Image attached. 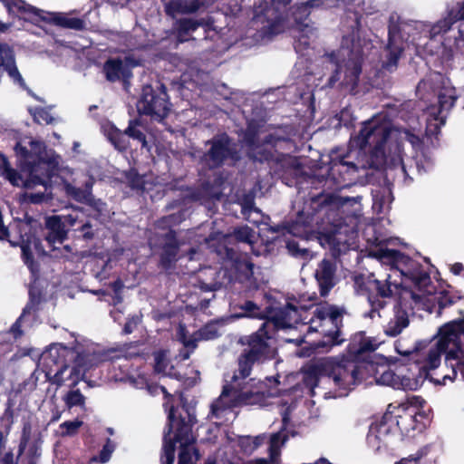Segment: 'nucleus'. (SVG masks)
I'll return each instance as SVG.
<instances>
[{
    "mask_svg": "<svg viewBox=\"0 0 464 464\" xmlns=\"http://www.w3.org/2000/svg\"><path fill=\"white\" fill-rule=\"evenodd\" d=\"M410 129L393 128L386 115L379 114L363 123L359 135L352 142L360 149L368 146L385 164L395 167L403 163L405 141H408L414 150L420 147V122L414 121L410 124Z\"/></svg>",
    "mask_w": 464,
    "mask_h": 464,
    "instance_id": "nucleus-7",
    "label": "nucleus"
},
{
    "mask_svg": "<svg viewBox=\"0 0 464 464\" xmlns=\"http://www.w3.org/2000/svg\"><path fill=\"white\" fill-rule=\"evenodd\" d=\"M231 154L229 139L222 135L211 141L209 151L204 155L203 160L210 169L219 166Z\"/></svg>",
    "mask_w": 464,
    "mask_h": 464,
    "instance_id": "nucleus-22",
    "label": "nucleus"
},
{
    "mask_svg": "<svg viewBox=\"0 0 464 464\" xmlns=\"http://www.w3.org/2000/svg\"><path fill=\"white\" fill-rule=\"evenodd\" d=\"M428 86H429V81L423 80L419 83V85L417 87V92L419 93H420L422 91L426 90Z\"/></svg>",
    "mask_w": 464,
    "mask_h": 464,
    "instance_id": "nucleus-62",
    "label": "nucleus"
},
{
    "mask_svg": "<svg viewBox=\"0 0 464 464\" xmlns=\"http://www.w3.org/2000/svg\"><path fill=\"white\" fill-rule=\"evenodd\" d=\"M221 334V323L211 322L188 337V332L183 325H179L177 333L179 340L183 343L185 351L180 352V360L184 361L189 357L190 353L196 348L197 342L208 341L217 338Z\"/></svg>",
    "mask_w": 464,
    "mask_h": 464,
    "instance_id": "nucleus-15",
    "label": "nucleus"
},
{
    "mask_svg": "<svg viewBox=\"0 0 464 464\" xmlns=\"http://www.w3.org/2000/svg\"><path fill=\"white\" fill-rule=\"evenodd\" d=\"M463 269H464V266L461 263H456V264L452 265L450 267V271L456 276L460 275L462 273Z\"/></svg>",
    "mask_w": 464,
    "mask_h": 464,
    "instance_id": "nucleus-58",
    "label": "nucleus"
},
{
    "mask_svg": "<svg viewBox=\"0 0 464 464\" xmlns=\"http://www.w3.org/2000/svg\"><path fill=\"white\" fill-rule=\"evenodd\" d=\"M138 126H139V122L137 121H130L129 124V127L126 130V134L128 135V137L139 140L141 143L142 147H146L147 141L145 139V135L138 128Z\"/></svg>",
    "mask_w": 464,
    "mask_h": 464,
    "instance_id": "nucleus-39",
    "label": "nucleus"
},
{
    "mask_svg": "<svg viewBox=\"0 0 464 464\" xmlns=\"http://www.w3.org/2000/svg\"><path fill=\"white\" fill-rule=\"evenodd\" d=\"M262 440L263 438L261 437H256L255 439L246 437L241 439L239 444L244 452L249 454L261 444Z\"/></svg>",
    "mask_w": 464,
    "mask_h": 464,
    "instance_id": "nucleus-45",
    "label": "nucleus"
},
{
    "mask_svg": "<svg viewBox=\"0 0 464 464\" xmlns=\"http://www.w3.org/2000/svg\"><path fill=\"white\" fill-rule=\"evenodd\" d=\"M291 0H264L255 9L252 28L247 31L255 43L266 37L294 28L301 34L299 43L307 44L304 38L314 35V28L306 22L311 10L340 5V0H309L287 8Z\"/></svg>",
    "mask_w": 464,
    "mask_h": 464,
    "instance_id": "nucleus-6",
    "label": "nucleus"
},
{
    "mask_svg": "<svg viewBox=\"0 0 464 464\" xmlns=\"http://www.w3.org/2000/svg\"><path fill=\"white\" fill-rule=\"evenodd\" d=\"M254 236L253 230L248 227H243L235 231V237L243 243H246L251 248Z\"/></svg>",
    "mask_w": 464,
    "mask_h": 464,
    "instance_id": "nucleus-44",
    "label": "nucleus"
},
{
    "mask_svg": "<svg viewBox=\"0 0 464 464\" xmlns=\"http://www.w3.org/2000/svg\"><path fill=\"white\" fill-rule=\"evenodd\" d=\"M201 5L199 0H169L165 8L169 14L175 16L177 14L196 12Z\"/></svg>",
    "mask_w": 464,
    "mask_h": 464,
    "instance_id": "nucleus-28",
    "label": "nucleus"
},
{
    "mask_svg": "<svg viewBox=\"0 0 464 464\" xmlns=\"http://www.w3.org/2000/svg\"><path fill=\"white\" fill-rule=\"evenodd\" d=\"M200 288L204 291H215L218 288H219V285L218 283H214V284L202 283L200 285Z\"/></svg>",
    "mask_w": 464,
    "mask_h": 464,
    "instance_id": "nucleus-57",
    "label": "nucleus"
},
{
    "mask_svg": "<svg viewBox=\"0 0 464 464\" xmlns=\"http://www.w3.org/2000/svg\"><path fill=\"white\" fill-rule=\"evenodd\" d=\"M17 227L20 232V241L14 243L9 240V242L12 246H20L24 262L34 276L37 268L34 266L33 261V254H41L43 249L41 248L39 240L31 233L32 226L29 223L20 222Z\"/></svg>",
    "mask_w": 464,
    "mask_h": 464,
    "instance_id": "nucleus-18",
    "label": "nucleus"
},
{
    "mask_svg": "<svg viewBox=\"0 0 464 464\" xmlns=\"http://www.w3.org/2000/svg\"><path fill=\"white\" fill-rule=\"evenodd\" d=\"M63 188L66 194L75 200L91 205L99 212L103 210L104 203L101 200H95L91 193L92 184H87L85 189L77 188L69 183H64Z\"/></svg>",
    "mask_w": 464,
    "mask_h": 464,
    "instance_id": "nucleus-27",
    "label": "nucleus"
},
{
    "mask_svg": "<svg viewBox=\"0 0 464 464\" xmlns=\"http://www.w3.org/2000/svg\"><path fill=\"white\" fill-rule=\"evenodd\" d=\"M360 200H361V197L344 198L342 199V206H343V208H347L348 206L354 207L353 215L358 216L362 210Z\"/></svg>",
    "mask_w": 464,
    "mask_h": 464,
    "instance_id": "nucleus-48",
    "label": "nucleus"
},
{
    "mask_svg": "<svg viewBox=\"0 0 464 464\" xmlns=\"http://www.w3.org/2000/svg\"><path fill=\"white\" fill-rule=\"evenodd\" d=\"M83 422L79 420H72V421H64L60 424L59 428L62 430L61 436H73L77 433L80 427H82Z\"/></svg>",
    "mask_w": 464,
    "mask_h": 464,
    "instance_id": "nucleus-40",
    "label": "nucleus"
},
{
    "mask_svg": "<svg viewBox=\"0 0 464 464\" xmlns=\"http://www.w3.org/2000/svg\"><path fill=\"white\" fill-rule=\"evenodd\" d=\"M45 226L48 229L46 241L50 246H54L56 243H62L66 237L67 228L61 216H52L45 219Z\"/></svg>",
    "mask_w": 464,
    "mask_h": 464,
    "instance_id": "nucleus-26",
    "label": "nucleus"
},
{
    "mask_svg": "<svg viewBox=\"0 0 464 464\" xmlns=\"http://www.w3.org/2000/svg\"><path fill=\"white\" fill-rule=\"evenodd\" d=\"M140 322L139 317H133L131 320H130L128 323H126L124 326V333L125 334H130L133 330V327L138 324Z\"/></svg>",
    "mask_w": 464,
    "mask_h": 464,
    "instance_id": "nucleus-56",
    "label": "nucleus"
},
{
    "mask_svg": "<svg viewBox=\"0 0 464 464\" xmlns=\"http://www.w3.org/2000/svg\"><path fill=\"white\" fill-rule=\"evenodd\" d=\"M9 13H12L20 18L31 23H38L42 20L52 19L56 24L66 28L82 29L83 22L75 17H70L62 14H48L44 11L35 8L23 0H1Z\"/></svg>",
    "mask_w": 464,
    "mask_h": 464,
    "instance_id": "nucleus-13",
    "label": "nucleus"
},
{
    "mask_svg": "<svg viewBox=\"0 0 464 464\" xmlns=\"http://www.w3.org/2000/svg\"><path fill=\"white\" fill-rule=\"evenodd\" d=\"M307 308L308 306L305 304H295L290 303L287 304L284 309L279 310L275 314H270V319L264 322L260 326V328L264 329L265 337H270L267 332L268 328H290L304 320V318L301 313Z\"/></svg>",
    "mask_w": 464,
    "mask_h": 464,
    "instance_id": "nucleus-17",
    "label": "nucleus"
},
{
    "mask_svg": "<svg viewBox=\"0 0 464 464\" xmlns=\"http://www.w3.org/2000/svg\"><path fill=\"white\" fill-rule=\"evenodd\" d=\"M137 65L139 62L129 56L124 60L111 59L105 63L103 71L108 81L115 82L121 78L130 77V70Z\"/></svg>",
    "mask_w": 464,
    "mask_h": 464,
    "instance_id": "nucleus-21",
    "label": "nucleus"
},
{
    "mask_svg": "<svg viewBox=\"0 0 464 464\" xmlns=\"http://www.w3.org/2000/svg\"><path fill=\"white\" fill-rule=\"evenodd\" d=\"M426 379H428L426 373L416 369L413 362L409 368L403 367L398 370V389L415 391Z\"/></svg>",
    "mask_w": 464,
    "mask_h": 464,
    "instance_id": "nucleus-24",
    "label": "nucleus"
},
{
    "mask_svg": "<svg viewBox=\"0 0 464 464\" xmlns=\"http://www.w3.org/2000/svg\"><path fill=\"white\" fill-rule=\"evenodd\" d=\"M371 305H372V311L370 314V316L373 318L375 316V314H378V316H381L380 314L377 312L378 309L382 308L385 305V302L383 300L380 299H374L372 298L369 299Z\"/></svg>",
    "mask_w": 464,
    "mask_h": 464,
    "instance_id": "nucleus-53",
    "label": "nucleus"
},
{
    "mask_svg": "<svg viewBox=\"0 0 464 464\" xmlns=\"http://www.w3.org/2000/svg\"><path fill=\"white\" fill-rule=\"evenodd\" d=\"M396 411L392 412L395 419L397 429V435H408L411 430L418 429L419 419H423L424 415L420 413L418 408L414 405L401 404L395 407Z\"/></svg>",
    "mask_w": 464,
    "mask_h": 464,
    "instance_id": "nucleus-20",
    "label": "nucleus"
},
{
    "mask_svg": "<svg viewBox=\"0 0 464 464\" xmlns=\"http://www.w3.org/2000/svg\"><path fill=\"white\" fill-rule=\"evenodd\" d=\"M208 24L204 20L196 21L193 19H180L177 23L178 39L179 42H185L188 34L194 32L198 26Z\"/></svg>",
    "mask_w": 464,
    "mask_h": 464,
    "instance_id": "nucleus-34",
    "label": "nucleus"
},
{
    "mask_svg": "<svg viewBox=\"0 0 464 464\" xmlns=\"http://www.w3.org/2000/svg\"><path fill=\"white\" fill-rule=\"evenodd\" d=\"M63 401L69 409L76 406L84 408L85 406V397L79 390H72L68 392L63 397Z\"/></svg>",
    "mask_w": 464,
    "mask_h": 464,
    "instance_id": "nucleus-37",
    "label": "nucleus"
},
{
    "mask_svg": "<svg viewBox=\"0 0 464 464\" xmlns=\"http://www.w3.org/2000/svg\"><path fill=\"white\" fill-rule=\"evenodd\" d=\"M396 351L411 355L415 368L434 383L446 385L458 379L464 382V323L449 322L429 343H418L411 352L396 344Z\"/></svg>",
    "mask_w": 464,
    "mask_h": 464,
    "instance_id": "nucleus-3",
    "label": "nucleus"
},
{
    "mask_svg": "<svg viewBox=\"0 0 464 464\" xmlns=\"http://www.w3.org/2000/svg\"><path fill=\"white\" fill-rule=\"evenodd\" d=\"M243 313L237 314L232 315L233 318H240V317H256V318H263V312L260 310L259 307L256 305L251 301H247L242 305Z\"/></svg>",
    "mask_w": 464,
    "mask_h": 464,
    "instance_id": "nucleus-38",
    "label": "nucleus"
},
{
    "mask_svg": "<svg viewBox=\"0 0 464 464\" xmlns=\"http://www.w3.org/2000/svg\"><path fill=\"white\" fill-rule=\"evenodd\" d=\"M370 378L377 384L398 389V372L391 370L383 357L374 356V361L359 364L348 357H330L318 362L304 372V382L312 396L315 395L316 388L320 389L319 384L333 386V390L323 393L324 398L346 396L361 381L372 383Z\"/></svg>",
    "mask_w": 464,
    "mask_h": 464,
    "instance_id": "nucleus-2",
    "label": "nucleus"
},
{
    "mask_svg": "<svg viewBox=\"0 0 464 464\" xmlns=\"http://www.w3.org/2000/svg\"><path fill=\"white\" fill-rule=\"evenodd\" d=\"M227 239L228 237L227 235H223L221 233H215L211 235L208 238H206L205 242L209 248L213 249L218 254H222L223 251H227L226 246V242L227 241Z\"/></svg>",
    "mask_w": 464,
    "mask_h": 464,
    "instance_id": "nucleus-36",
    "label": "nucleus"
},
{
    "mask_svg": "<svg viewBox=\"0 0 464 464\" xmlns=\"http://www.w3.org/2000/svg\"><path fill=\"white\" fill-rule=\"evenodd\" d=\"M4 464H13V454L11 452L6 453L3 459Z\"/></svg>",
    "mask_w": 464,
    "mask_h": 464,
    "instance_id": "nucleus-63",
    "label": "nucleus"
},
{
    "mask_svg": "<svg viewBox=\"0 0 464 464\" xmlns=\"http://www.w3.org/2000/svg\"><path fill=\"white\" fill-rule=\"evenodd\" d=\"M177 246H168L164 248V253L162 256L163 262L170 263L173 261L177 256Z\"/></svg>",
    "mask_w": 464,
    "mask_h": 464,
    "instance_id": "nucleus-51",
    "label": "nucleus"
},
{
    "mask_svg": "<svg viewBox=\"0 0 464 464\" xmlns=\"http://www.w3.org/2000/svg\"><path fill=\"white\" fill-rule=\"evenodd\" d=\"M351 34L343 35L342 46L337 53L331 55L337 66L331 82L340 81L342 84L353 89L361 73L362 57L368 55L372 44L365 36H362L356 20L351 24Z\"/></svg>",
    "mask_w": 464,
    "mask_h": 464,
    "instance_id": "nucleus-10",
    "label": "nucleus"
},
{
    "mask_svg": "<svg viewBox=\"0 0 464 464\" xmlns=\"http://www.w3.org/2000/svg\"><path fill=\"white\" fill-rule=\"evenodd\" d=\"M382 265L390 266L391 273L383 281L370 279L369 288L380 297H390L399 292L402 308H417L432 312L436 304H448L445 293L437 291L430 277L420 266L399 251L380 248L372 253Z\"/></svg>",
    "mask_w": 464,
    "mask_h": 464,
    "instance_id": "nucleus-1",
    "label": "nucleus"
},
{
    "mask_svg": "<svg viewBox=\"0 0 464 464\" xmlns=\"http://www.w3.org/2000/svg\"><path fill=\"white\" fill-rule=\"evenodd\" d=\"M461 19H464V1L452 6L448 15L435 24L417 22L414 26L416 32L412 33L411 42L417 48L422 47L431 54L438 53L439 51L433 50L432 46L436 38L446 34L456 21Z\"/></svg>",
    "mask_w": 464,
    "mask_h": 464,
    "instance_id": "nucleus-12",
    "label": "nucleus"
},
{
    "mask_svg": "<svg viewBox=\"0 0 464 464\" xmlns=\"http://www.w3.org/2000/svg\"><path fill=\"white\" fill-rule=\"evenodd\" d=\"M16 157L23 166L27 177L24 178L15 169L9 167L6 158L0 153V175L13 186L32 189L37 186L44 188L43 192H25L26 201L39 204L47 201L51 193L47 192L56 180L58 160L52 151H46L44 143L32 137L22 138L15 145Z\"/></svg>",
    "mask_w": 464,
    "mask_h": 464,
    "instance_id": "nucleus-4",
    "label": "nucleus"
},
{
    "mask_svg": "<svg viewBox=\"0 0 464 464\" xmlns=\"http://www.w3.org/2000/svg\"><path fill=\"white\" fill-rule=\"evenodd\" d=\"M286 246L289 253L293 256H306L309 255V252L305 248H301L299 245L295 241H288Z\"/></svg>",
    "mask_w": 464,
    "mask_h": 464,
    "instance_id": "nucleus-49",
    "label": "nucleus"
},
{
    "mask_svg": "<svg viewBox=\"0 0 464 464\" xmlns=\"http://www.w3.org/2000/svg\"><path fill=\"white\" fill-rule=\"evenodd\" d=\"M428 447L421 448L416 453L410 455L409 457L402 458L395 464H421L423 458L428 453Z\"/></svg>",
    "mask_w": 464,
    "mask_h": 464,
    "instance_id": "nucleus-43",
    "label": "nucleus"
},
{
    "mask_svg": "<svg viewBox=\"0 0 464 464\" xmlns=\"http://www.w3.org/2000/svg\"><path fill=\"white\" fill-rule=\"evenodd\" d=\"M314 317L310 320L307 333L316 332L323 336L322 341H311L309 349H303L297 353L300 357L310 356L311 350L337 345L342 341L337 340L341 324L342 311L332 304H324L314 311Z\"/></svg>",
    "mask_w": 464,
    "mask_h": 464,
    "instance_id": "nucleus-11",
    "label": "nucleus"
},
{
    "mask_svg": "<svg viewBox=\"0 0 464 464\" xmlns=\"http://www.w3.org/2000/svg\"><path fill=\"white\" fill-rule=\"evenodd\" d=\"M379 342L374 337L365 336L363 334H358L354 335L352 341L351 349L354 353H362L366 352L375 351L380 345Z\"/></svg>",
    "mask_w": 464,
    "mask_h": 464,
    "instance_id": "nucleus-32",
    "label": "nucleus"
},
{
    "mask_svg": "<svg viewBox=\"0 0 464 464\" xmlns=\"http://www.w3.org/2000/svg\"><path fill=\"white\" fill-rule=\"evenodd\" d=\"M103 361L105 356L99 353L75 351L54 343L41 354L39 366L52 383L73 387L91 368Z\"/></svg>",
    "mask_w": 464,
    "mask_h": 464,
    "instance_id": "nucleus-8",
    "label": "nucleus"
},
{
    "mask_svg": "<svg viewBox=\"0 0 464 464\" xmlns=\"http://www.w3.org/2000/svg\"><path fill=\"white\" fill-rule=\"evenodd\" d=\"M409 324L408 314L405 310L396 311L394 317L392 318L384 327L386 335L394 337L400 334Z\"/></svg>",
    "mask_w": 464,
    "mask_h": 464,
    "instance_id": "nucleus-30",
    "label": "nucleus"
},
{
    "mask_svg": "<svg viewBox=\"0 0 464 464\" xmlns=\"http://www.w3.org/2000/svg\"><path fill=\"white\" fill-rule=\"evenodd\" d=\"M198 376L199 372L198 371H195L194 376H189L186 378V382L188 383V385H194L197 382Z\"/></svg>",
    "mask_w": 464,
    "mask_h": 464,
    "instance_id": "nucleus-59",
    "label": "nucleus"
},
{
    "mask_svg": "<svg viewBox=\"0 0 464 464\" xmlns=\"http://www.w3.org/2000/svg\"><path fill=\"white\" fill-rule=\"evenodd\" d=\"M400 35L392 31L389 33V44L387 46L388 60L383 63V67L392 71L397 64V61L403 50L399 44Z\"/></svg>",
    "mask_w": 464,
    "mask_h": 464,
    "instance_id": "nucleus-29",
    "label": "nucleus"
},
{
    "mask_svg": "<svg viewBox=\"0 0 464 464\" xmlns=\"http://www.w3.org/2000/svg\"><path fill=\"white\" fill-rule=\"evenodd\" d=\"M395 424L392 411L385 413L381 420L372 423L367 435L369 446L380 450L382 446L388 445L392 438L397 436Z\"/></svg>",
    "mask_w": 464,
    "mask_h": 464,
    "instance_id": "nucleus-16",
    "label": "nucleus"
},
{
    "mask_svg": "<svg viewBox=\"0 0 464 464\" xmlns=\"http://www.w3.org/2000/svg\"><path fill=\"white\" fill-rule=\"evenodd\" d=\"M29 315V312L25 309L22 315L19 317V319L16 321V323L12 326V333L16 337L21 334V331L19 330V327L21 324L26 320L27 316Z\"/></svg>",
    "mask_w": 464,
    "mask_h": 464,
    "instance_id": "nucleus-52",
    "label": "nucleus"
},
{
    "mask_svg": "<svg viewBox=\"0 0 464 464\" xmlns=\"http://www.w3.org/2000/svg\"><path fill=\"white\" fill-rule=\"evenodd\" d=\"M432 81L440 83V90L438 91V100L440 107L437 109L434 106L428 108L427 114V133L433 134L444 125L446 115L444 111H448L454 105L457 99L455 88L448 79H444L440 74L436 73L432 75Z\"/></svg>",
    "mask_w": 464,
    "mask_h": 464,
    "instance_id": "nucleus-14",
    "label": "nucleus"
},
{
    "mask_svg": "<svg viewBox=\"0 0 464 464\" xmlns=\"http://www.w3.org/2000/svg\"><path fill=\"white\" fill-rule=\"evenodd\" d=\"M416 164H417V169H418L419 172H421V171L426 172L432 166V162H431L430 159L427 160L425 164H423L421 162V160L419 159V160H417Z\"/></svg>",
    "mask_w": 464,
    "mask_h": 464,
    "instance_id": "nucleus-55",
    "label": "nucleus"
},
{
    "mask_svg": "<svg viewBox=\"0 0 464 464\" xmlns=\"http://www.w3.org/2000/svg\"><path fill=\"white\" fill-rule=\"evenodd\" d=\"M5 71L13 82L26 89L25 82L17 70L13 50L6 44H0V75Z\"/></svg>",
    "mask_w": 464,
    "mask_h": 464,
    "instance_id": "nucleus-23",
    "label": "nucleus"
},
{
    "mask_svg": "<svg viewBox=\"0 0 464 464\" xmlns=\"http://www.w3.org/2000/svg\"><path fill=\"white\" fill-rule=\"evenodd\" d=\"M249 352L239 359L238 374L233 377L232 383L224 387L219 398L212 404L211 411L215 416L225 408H230L241 404H262L265 397L275 396L277 381L275 378L267 379V383L251 380L250 382H240L246 378L251 370L252 363L256 360L270 359L275 356L276 349L273 346V338L265 337L264 329L251 336Z\"/></svg>",
    "mask_w": 464,
    "mask_h": 464,
    "instance_id": "nucleus-5",
    "label": "nucleus"
},
{
    "mask_svg": "<svg viewBox=\"0 0 464 464\" xmlns=\"http://www.w3.org/2000/svg\"><path fill=\"white\" fill-rule=\"evenodd\" d=\"M464 42V24H460V27L459 29V36L455 37V44H458L459 42Z\"/></svg>",
    "mask_w": 464,
    "mask_h": 464,
    "instance_id": "nucleus-61",
    "label": "nucleus"
},
{
    "mask_svg": "<svg viewBox=\"0 0 464 464\" xmlns=\"http://www.w3.org/2000/svg\"><path fill=\"white\" fill-rule=\"evenodd\" d=\"M329 245L335 252L339 254L345 252L350 246L347 240L343 241L341 231H338L329 238Z\"/></svg>",
    "mask_w": 464,
    "mask_h": 464,
    "instance_id": "nucleus-41",
    "label": "nucleus"
},
{
    "mask_svg": "<svg viewBox=\"0 0 464 464\" xmlns=\"http://www.w3.org/2000/svg\"><path fill=\"white\" fill-rule=\"evenodd\" d=\"M315 278L318 282L321 295L323 296L326 295L336 284L334 265L328 260H323L315 271Z\"/></svg>",
    "mask_w": 464,
    "mask_h": 464,
    "instance_id": "nucleus-25",
    "label": "nucleus"
},
{
    "mask_svg": "<svg viewBox=\"0 0 464 464\" xmlns=\"http://www.w3.org/2000/svg\"><path fill=\"white\" fill-rule=\"evenodd\" d=\"M138 111L142 114L151 115L161 120L167 116L169 104L165 92L155 94L150 88L144 89L142 98L139 101Z\"/></svg>",
    "mask_w": 464,
    "mask_h": 464,
    "instance_id": "nucleus-19",
    "label": "nucleus"
},
{
    "mask_svg": "<svg viewBox=\"0 0 464 464\" xmlns=\"http://www.w3.org/2000/svg\"><path fill=\"white\" fill-rule=\"evenodd\" d=\"M155 366L154 369L158 373L165 376L179 377L174 371V366L169 361L167 351H160L154 353Z\"/></svg>",
    "mask_w": 464,
    "mask_h": 464,
    "instance_id": "nucleus-33",
    "label": "nucleus"
},
{
    "mask_svg": "<svg viewBox=\"0 0 464 464\" xmlns=\"http://www.w3.org/2000/svg\"><path fill=\"white\" fill-rule=\"evenodd\" d=\"M287 437L285 430L272 434L269 441V461L276 463L280 455V449L285 444Z\"/></svg>",
    "mask_w": 464,
    "mask_h": 464,
    "instance_id": "nucleus-35",
    "label": "nucleus"
},
{
    "mask_svg": "<svg viewBox=\"0 0 464 464\" xmlns=\"http://www.w3.org/2000/svg\"><path fill=\"white\" fill-rule=\"evenodd\" d=\"M181 410L184 414L173 406L169 409V426L164 433L162 464H173L176 443H179L180 446L179 464H194L198 459V452L192 445L194 437L191 427L195 416L184 405Z\"/></svg>",
    "mask_w": 464,
    "mask_h": 464,
    "instance_id": "nucleus-9",
    "label": "nucleus"
},
{
    "mask_svg": "<svg viewBox=\"0 0 464 464\" xmlns=\"http://www.w3.org/2000/svg\"><path fill=\"white\" fill-rule=\"evenodd\" d=\"M102 129L104 134L111 141V143L115 147V149L119 150H124L127 149L128 140L126 136L128 135L126 134V131L124 133L121 132L111 123L104 124Z\"/></svg>",
    "mask_w": 464,
    "mask_h": 464,
    "instance_id": "nucleus-31",
    "label": "nucleus"
},
{
    "mask_svg": "<svg viewBox=\"0 0 464 464\" xmlns=\"http://www.w3.org/2000/svg\"><path fill=\"white\" fill-rule=\"evenodd\" d=\"M115 450V445L110 440H107L106 444L103 446L102 451L99 456H94L92 458V462L99 461L101 463H106L110 460L112 452Z\"/></svg>",
    "mask_w": 464,
    "mask_h": 464,
    "instance_id": "nucleus-42",
    "label": "nucleus"
},
{
    "mask_svg": "<svg viewBox=\"0 0 464 464\" xmlns=\"http://www.w3.org/2000/svg\"><path fill=\"white\" fill-rule=\"evenodd\" d=\"M253 209L252 201L246 202L242 207V212L245 216L249 215Z\"/></svg>",
    "mask_w": 464,
    "mask_h": 464,
    "instance_id": "nucleus-60",
    "label": "nucleus"
},
{
    "mask_svg": "<svg viewBox=\"0 0 464 464\" xmlns=\"http://www.w3.org/2000/svg\"><path fill=\"white\" fill-rule=\"evenodd\" d=\"M249 155L256 160L263 161L269 159L270 154L266 151V149L251 148Z\"/></svg>",
    "mask_w": 464,
    "mask_h": 464,
    "instance_id": "nucleus-50",
    "label": "nucleus"
},
{
    "mask_svg": "<svg viewBox=\"0 0 464 464\" xmlns=\"http://www.w3.org/2000/svg\"><path fill=\"white\" fill-rule=\"evenodd\" d=\"M122 288V284L121 282L120 281H116L114 284H113V289H114V292H115V295H118V293L119 291Z\"/></svg>",
    "mask_w": 464,
    "mask_h": 464,
    "instance_id": "nucleus-64",
    "label": "nucleus"
},
{
    "mask_svg": "<svg viewBox=\"0 0 464 464\" xmlns=\"http://www.w3.org/2000/svg\"><path fill=\"white\" fill-rule=\"evenodd\" d=\"M63 218V221L64 222V226L67 228L68 227H73L76 225L77 220L79 218V214L77 211L74 210V214H69L66 216H61Z\"/></svg>",
    "mask_w": 464,
    "mask_h": 464,
    "instance_id": "nucleus-54",
    "label": "nucleus"
},
{
    "mask_svg": "<svg viewBox=\"0 0 464 464\" xmlns=\"http://www.w3.org/2000/svg\"><path fill=\"white\" fill-rule=\"evenodd\" d=\"M285 230L288 234L297 237H305L308 233L306 226L304 224H299L298 222L289 225L287 227H285Z\"/></svg>",
    "mask_w": 464,
    "mask_h": 464,
    "instance_id": "nucleus-46",
    "label": "nucleus"
},
{
    "mask_svg": "<svg viewBox=\"0 0 464 464\" xmlns=\"http://www.w3.org/2000/svg\"><path fill=\"white\" fill-rule=\"evenodd\" d=\"M32 114L34 121L40 124H50L53 121V118L49 114V112L43 109H37Z\"/></svg>",
    "mask_w": 464,
    "mask_h": 464,
    "instance_id": "nucleus-47",
    "label": "nucleus"
}]
</instances>
